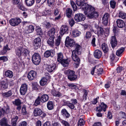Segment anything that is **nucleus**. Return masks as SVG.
<instances>
[{"mask_svg": "<svg viewBox=\"0 0 126 126\" xmlns=\"http://www.w3.org/2000/svg\"><path fill=\"white\" fill-rule=\"evenodd\" d=\"M87 0H77L76 1L77 4L79 6H82L84 4L85 1Z\"/></svg>", "mask_w": 126, "mask_h": 126, "instance_id": "37998d69", "label": "nucleus"}, {"mask_svg": "<svg viewBox=\"0 0 126 126\" xmlns=\"http://www.w3.org/2000/svg\"><path fill=\"white\" fill-rule=\"evenodd\" d=\"M57 60L58 61L60 62L63 59V53L61 52L57 53Z\"/></svg>", "mask_w": 126, "mask_h": 126, "instance_id": "473e14b6", "label": "nucleus"}, {"mask_svg": "<svg viewBox=\"0 0 126 126\" xmlns=\"http://www.w3.org/2000/svg\"><path fill=\"white\" fill-rule=\"evenodd\" d=\"M18 117L17 116H16L15 118H14L12 120V126H15L17 121V120Z\"/></svg>", "mask_w": 126, "mask_h": 126, "instance_id": "49530a36", "label": "nucleus"}, {"mask_svg": "<svg viewBox=\"0 0 126 126\" xmlns=\"http://www.w3.org/2000/svg\"><path fill=\"white\" fill-rule=\"evenodd\" d=\"M72 14V11L71 9L70 8H68L66 9V15L68 17H71Z\"/></svg>", "mask_w": 126, "mask_h": 126, "instance_id": "a878e982", "label": "nucleus"}, {"mask_svg": "<svg viewBox=\"0 0 126 126\" xmlns=\"http://www.w3.org/2000/svg\"><path fill=\"white\" fill-rule=\"evenodd\" d=\"M41 101V98L39 96H38L37 98L35 100L34 105L36 106H37L40 104Z\"/></svg>", "mask_w": 126, "mask_h": 126, "instance_id": "c03bdc74", "label": "nucleus"}, {"mask_svg": "<svg viewBox=\"0 0 126 126\" xmlns=\"http://www.w3.org/2000/svg\"><path fill=\"white\" fill-rule=\"evenodd\" d=\"M18 7L19 9L23 11H25V9L24 6L21 4H19Z\"/></svg>", "mask_w": 126, "mask_h": 126, "instance_id": "e2e57ef3", "label": "nucleus"}, {"mask_svg": "<svg viewBox=\"0 0 126 126\" xmlns=\"http://www.w3.org/2000/svg\"><path fill=\"white\" fill-rule=\"evenodd\" d=\"M110 59L113 62V63H115L117 61V60L116 59L115 55L114 54L112 53L111 54L110 56Z\"/></svg>", "mask_w": 126, "mask_h": 126, "instance_id": "de8ad7c7", "label": "nucleus"}, {"mask_svg": "<svg viewBox=\"0 0 126 126\" xmlns=\"http://www.w3.org/2000/svg\"><path fill=\"white\" fill-rule=\"evenodd\" d=\"M13 103L16 106L20 105L21 103L20 100L18 99H16L14 101H13Z\"/></svg>", "mask_w": 126, "mask_h": 126, "instance_id": "3c124183", "label": "nucleus"}, {"mask_svg": "<svg viewBox=\"0 0 126 126\" xmlns=\"http://www.w3.org/2000/svg\"><path fill=\"white\" fill-rule=\"evenodd\" d=\"M81 47L79 45H76V48L72 52L71 57L73 60L75 62H77V64L79 63L80 59L78 55L80 54L81 53Z\"/></svg>", "mask_w": 126, "mask_h": 126, "instance_id": "f03ea898", "label": "nucleus"}, {"mask_svg": "<svg viewBox=\"0 0 126 126\" xmlns=\"http://www.w3.org/2000/svg\"><path fill=\"white\" fill-rule=\"evenodd\" d=\"M22 48V47H20L18 48H17L15 49L16 54V55L19 57H20L21 56Z\"/></svg>", "mask_w": 126, "mask_h": 126, "instance_id": "2f4dec72", "label": "nucleus"}, {"mask_svg": "<svg viewBox=\"0 0 126 126\" xmlns=\"http://www.w3.org/2000/svg\"><path fill=\"white\" fill-rule=\"evenodd\" d=\"M68 86L72 89H76L77 86L73 83L69 84L68 85Z\"/></svg>", "mask_w": 126, "mask_h": 126, "instance_id": "680f3d73", "label": "nucleus"}, {"mask_svg": "<svg viewBox=\"0 0 126 126\" xmlns=\"http://www.w3.org/2000/svg\"><path fill=\"white\" fill-rule=\"evenodd\" d=\"M68 31V27L66 25H63L61 28L60 33L61 35H63L64 34L67 33Z\"/></svg>", "mask_w": 126, "mask_h": 126, "instance_id": "9d476101", "label": "nucleus"}, {"mask_svg": "<svg viewBox=\"0 0 126 126\" xmlns=\"http://www.w3.org/2000/svg\"><path fill=\"white\" fill-rule=\"evenodd\" d=\"M55 38L50 37L47 41L48 44L51 47H53L54 44V39Z\"/></svg>", "mask_w": 126, "mask_h": 126, "instance_id": "72a5a7b5", "label": "nucleus"}, {"mask_svg": "<svg viewBox=\"0 0 126 126\" xmlns=\"http://www.w3.org/2000/svg\"><path fill=\"white\" fill-rule=\"evenodd\" d=\"M110 43L112 48L114 47L117 45V42L115 36L111 37Z\"/></svg>", "mask_w": 126, "mask_h": 126, "instance_id": "2eb2a0df", "label": "nucleus"}, {"mask_svg": "<svg viewBox=\"0 0 126 126\" xmlns=\"http://www.w3.org/2000/svg\"><path fill=\"white\" fill-rule=\"evenodd\" d=\"M28 86L26 84H22L20 88V91L21 94L24 95L26 93L27 90Z\"/></svg>", "mask_w": 126, "mask_h": 126, "instance_id": "1a4fd4ad", "label": "nucleus"}, {"mask_svg": "<svg viewBox=\"0 0 126 126\" xmlns=\"http://www.w3.org/2000/svg\"><path fill=\"white\" fill-rule=\"evenodd\" d=\"M55 29L52 28L49 30L47 32V34L50 37L55 38L54 35L55 32Z\"/></svg>", "mask_w": 126, "mask_h": 126, "instance_id": "412c9836", "label": "nucleus"}, {"mask_svg": "<svg viewBox=\"0 0 126 126\" xmlns=\"http://www.w3.org/2000/svg\"><path fill=\"white\" fill-rule=\"evenodd\" d=\"M61 114L64 117L66 118H68L70 116L69 114L65 109L62 110Z\"/></svg>", "mask_w": 126, "mask_h": 126, "instance_id": "5701e85b", "label": "nucleus"}, {"mask_svg": "<svg viewBox=\"0 0 126 126\" xmlns=\"http://www.w3.org/2000/svg\"><path fill=\"white\" fill-rule=\"evenodd\" d=\"M84 94L83 95V98L85 100H86L87 96L88 94V91L86 90H84Z\"/></svg>", "mask_w": 126, "mask_h": 126, "instance_id": "6e6d98bb", "label": "nucleus"}, {"mask_svg": "<svg viewBox=\"0 0 126 126\" xmlns=\"http://www.w3.org/2000/svg\"><path fill=\"white\" fill-rule=\"evenodd\" d=\"M36 73L34 71H31L28 73V78L30 80H33L36 77Z\"/></svg>", "mask_w": 126, "mask_h": 126, "instance_id": "f8f14e48", "label": "nucleus"}, {"mask_svg": "<svg viewBox=\"0 0 126 126\" xmlns=\"http://www.w3.org/2000/svg\"><path fill=\"white\" fill-rule=\"evenodd\" d=\"M102 48L105 53L107 52L109 50L107 44L104 43L102 44Z\"/></svg>", "mask_w": 126, "mask_h": 126, "instance_id": "4c0bfd02", "label": "nucleus"}, {"mask_svg": "<svg viewBox=\"0 0 126 126\" xmlns=\"http://www.w3.org/2000/svg\"><path fill=\"white\" fill-rule=\"evenodd\" d=\"M118 16L120 18L125 19L126 18V13L122 11H120L119 12Z\"/></svg>", "mask_w": 126, "mask_h": 126, "instance_id": "58836bf2", "label": "nucleus"}, {"mask_svg": "<svg viewBox=\"0 0 126 126\" xmlns=\"http://www.w3.org/2000/svg\"><path fill=\"white\" fill-rule=\"evenodd\" d=\"M5 75L7 77L11 78L13 77V73L12 71L8 70L5 72Z\"/></svg>", "mask_w": 126, "mask_h": 126, "instance_id": "c9c22d12", "label": "nucleus"}, {"mask_svg": "<svg viewBox=\"0 0 126 126\" xmlns=\"http://www.w3.org/2000/svg\"><path fill=\"white\" fill-rule=\"evenodd\" d=\"M62 124L65 126H69L68 123L67 121L64 120H62L61 122Z\"/></svg>", "mask_w": 126, "mask_h": 126, "instance_id": "0e129e2a", "label": "nucleus"}, {"mask_svg": "<svg viewBox=\"0 0 126 126\" xmlns=\"http://www.w3.org/2000/svg\"><path fill=\"white\" fill-rule=\"evenodd\" d=\"M109 14L107 13H105L104 15L102 18V22L104 25L106 26L107 24L108 19L109 18Z\"/></svg>", "mask_w": 126, "mask_h": 126, "instance_id": "ddd939ff", "label": "nucleus"}, {"mask_svg": "<svg viewBox=\"0 0 126 126\" xmlns=\"http://www.w3.org/2000/svg\"><path fill=\"white\" fill-rule=\"evenodd\" d=\"M42 113V111L39 108H36L34 109L33 113L34 115L35 116L40 115Z\"/></svg>", "mask_w": 126, "mask_h": 126, "instance_id": "4468645a", "label": "nucleus"}, {"mask_svg": "<svg viewBox=\"0 0 126 126\" xmlns=\"http://www.w3.org/2000/svg\"><path fill=\"white\" fill-rule=\"evenodd\" d=\"M65 44L67 47L70 46L71 47H74L76 48V45H78L75 44L74 41L72 39L69 38V36H67L65 40Z\"/></svg>", "mask_w": 126, "mask_h": 126, "instance_id": "423d86ee", "label": "nucleus"}, {"mask_svg": "<svg viewBox=\"0 0 126 126\" xmlns=\"http://www.w3.org/2000/svg\"><path fill=\"white\" fill-rule=\"evenodd\" d=\"M36 30L38 34L41 35L42 34V32L40 28L37 27Z\"/></svg>", "mask_w": 126, "mask_h": 126, "instance_id": "bf43d9fd", "label": "nucleus"}, {"mask_svg": "<svg viewBox=\"0 0 126 126\" xmlns=\"http://www.w3.org/2000/svg\"><path fill=\"white\" fill-rule=\"evenodd\" d=\"M8 87V84L5 81H2L0 82V89L1 90H5Z\"/></svg>", "mask_w": 126, "mask_h": 126, "instance_id": "f3484780", "label": "nucleus"}, {"mask_svg": "<svg viewBox=\"0 0 126 126\" xmlns=\"http://www.w3.org/2000/svg\"><path fill=\"white\" fill-rule=\"evenodd\" d=\"M10 50V48L8 47V45L7 44L4 46L3 49V51L2 52L3 54H5L7 51Z\"/></svg>", "mask_w": 126, "mask_h": 126, "instance_id": "79ce46f5", "label": "nucleus"}, {"mask_svg": "<svg viewBox=\"0 0 126 126\" xmlns=\"http://www.w3.org/2000/svg\"><path fill=\"white\" fill-rule=\"evenodd\" d=\"M56 64H53L48 65L47 69V70L49 72H51L56 69Z\"/></svg>", "mask_w": 126, "mask_h": 126, "instance_id": "a211bd4d", "label": "nucleus"}, {"mask_svg": "<svg viewBox=\"0 0 126 126\" xmlns=\"http://www.w3.org/2000/svg\"><path fill=\"white\" fill-rule=\"evenodd\" d=\"M62 65L64 67L67 66L69 65V62L67 59H63L60 62Z\"/></svg>", "mask_w": 126, "mask_h": 126, "instance_id": "e433bc0d", "label": "nucleus"}, {"mask_svg": "<svg viewBox=\"0 0 126 126\" xmlns=\"http://www.w3.org/2000/svg\"><path fill=\"white\" fill-rule=\"evenodd\" d=\"M34 30V28L33 26L31 25L27 27V28L25 30V32L28 34L32 32Z\"/></svg>", "mask_w": 126, "mask_h": 126, "instance_id": "6ab92c4d", "label": "nucleus"}, {"mask_svg": "<svg viewBox=\"0 0 126 126\" xmlns=\"http://www.w3.org/2000/svg\"><path fill=\"white\" fill-rule=\"evenodd\" d=\"M44 56L46 58L53 57L54 55V51L52 50L46 51L44 53Z\"/></svg>", "mask_w": 126, "mask_h": 126, "instance_id": "9b49d317", "label": "nucleus"}, {"mask_svg": "<svg viewBox=\"0 0 126 126\" xmlns=\"http://www.w3.org/2000/svg\"><path fill=\"white\" fill-rule=\"evenodd\" d=\"M69 23L71 26L72 27L74 24L75 21L73 19H71L69 20Z\"/></svg>", "mask_w": 126, "mask_h": 126, "instance_id": "69168bd1", "label": "nucleus"}, {"mask_svg": "<svg viewBox=\"0 0 126 126\" xmlns=\"http://www.w3.org/2000/svg\"><path fill=\"white\" fill-rule=\"evenodd\" d=\"M85 4L86 6L84 7L85 10L84 13L89 18H96L98 16V13L95 11L94 8L88 4Z\"/></svg>", "mask_w": 126, "mask_h": 126, "instance_id": "f257e3e1", "label": "nucleus"}, {"mask_svg": "<svg viewBox=\"0 0 126 126\" xmlns=\"http://www.w3.org/2000/svg\"><path fill=\"white\" fill-rule=\"evenodd\" d=\"M25 2L26 6H31L34 3V0H25Z\"/></svg>", "mask_w": 126, "mask_h": 126, "instance_id": "cd10ccee", "label": "nucleus"}, {"mask_svg": "<svg viewBox=\"0 0 126 126\" xmlns=\"http://www.w3.org/2000/svg\"><path fill=\"white\" fill-rule=\"evenodd\" d=\"M12 93L11 91L10 90L7 92L3 93L2 95L4 97H8L12 96Z\"/></svg>", "mask_w": 126, "mask_h": 126, "instance_id": "a19ab883", "label": "nucleus"}, {"mask_svg": "<svg viewBox=\"0 0 126 126\" xmlns=\"http://www.w3.org/2000/svg\"><path fill=\"white\" fill-rule=\"evenodd\" d=\"M78 126H81L84 125L85 123L84 120L82 119H80L78 121Z\"/></svg>", "mask_w": 126, "mask_h": 126, "instance_id": "864d4df0", "label": "nucleus"}, {"mask_svg": "<svg viewBox=\"0 0 126 126\" xmlns=\"http://www.w3.org/2000/svg\"><path fill=\"white\" fill-rule=\"evenodd\" d=\"M21 56L26 57L29 55V51L27 49L22 47Z\"/></svg>", "mask_w": 126, "mask_h": 126, "instance_id": "393cba45", "label": "nucleus"}, {"mask_svg": "<svg viewBox=\"0 0 126 126\" xmlns=\"http://www.w3.org/2000/svg\"><path fill=\"white\" fill-rule=\"evenodd\" d=\"M92 35V34L90 32H87L85 34V37L86 39L90 38Z\"/></svg>", "mask_w": 126, "mask_h": 126, "instance_id": "4d7b16f0", "label": "nucleus"}, {"mask_svg": "<svg viewBox=\"0 0 126 126\" xmlns=\"http://www.w3.org/2000/svg\"><path fill=\"white\" fill-rule=\"evenodd\" d=\"M102 54V52L100 50H96L94 52V55L95 58L99 59L101 56Z\"/></svg>", "mask_w": 126, "mask_h": 126, "instance_id": "4be33fe9", "label": "nucleus"}, {"mask_svg": "<svg viewBox=\"0 0 126 126\" xmlns=\"http://www.w3.org/2000/svg\"><path fill=\"white\" fill-rule=\"evenodd\" d=\"M72 33L73 36L74 37L78 36L81 34V32L76 29H75L73 30Z\"/></svg>", "mask_w": 126, "mask_h": 126, "instance_id": "7c9ffc66", "label": "nucleus"}, {"mask_svg": "<svg viewBox=\"0 0 126 126\" xmlns=\"http://www.w3.org/2000/svg\"><path fill=\"white\" fill-rule=\"evenodd\" d=\"M21 19L18 17L12 18L9 20L10 24L13 27L17 26L21 23Z\"/></svg>", "mask_w": 126, "mask_h": 126, "instance_id": "20e7f679", "label": "nucleus"}, {"mask_svg": "<svg viewBox=\"0 0 126 126\" xmlns=\"http://www.w3.org/2000/svg\"><path fill=\"white\" fill-rule=\"evenodd\" d=\"M32 61L35 64L38 65L41 61L40 56L39 54L37 53H34L32 56Z\"/></svg>", "mask_w": 126, "mask_h": 126, "instance_id": "39448f33", "label": "nucleus"}, {"mask_svg": "<svg viewBox=\"0 0 126 126\" xmlns=\"http://www.w3.org/2000/svg\"><path fill=\"white\" fill-rule=\"evenodd\" d=\"M8 58L5 56H2L0 57V60L3 61V62H5L7 61Z\"/></svg>", "mask_w": 126, "mask_h": 126, "instance_id": "338daca9", "label": "nucleus"}, {"mask_svg": "<svg viewBox=\"0 0 126 126\" xmlns=\"http://www.w3.org/2000/svg\"><path fill=\"white\" fill-rule=\"evenodd\" d=\"M61 42V38L60 37H59L55 40V45L56 46H58L60 45Z\"/></svg>", "mask_w": 126, "mask_h": 126, "instance_id": "8fccbe9b", "label": "nucleus"}, {"mask_svg": "<svg viewBox=\"0 0 126 126\" xmlns=\"http://www.w3.org/2000/svg\"><path fill=\"white\" fill-rule=\"evenodd\" d=\"M74 18L76 21L79 22L84 20L85 19V17L82 14L79 13L75 15Z\"/></svg>", "mask_w": 126, "mask_h": 126, "instance_id": "0eeeda50", "label": "nucleus"}, {"mask_svg": "<svg viewBox=\"0 0 126 126\" xmlns=\"http://www.w3.org/2000/svg\"><path fill=\"white\" fill-rule=\"evenodd\" d=\"M116 23L118 27L120 28H122L124 27L125 23L122 20L120 19L117 20Z\"/></svg>", "mask_w": 126, "mask_h": 126, "instance_id": "dca6fc26", "label": "nucleus"}, {"mask_svg": "<svg viewBox=\"0 0 126 126\" xmlns=\"http://www.w3.org/2000/svg\"><path fill=\"white\" fill-rule=\"evenodd\" d=\"M75 72L69 69L64 71V74L67 75L68 79L70 81L76 80L77 78V76L75 74Z\"/></svg>", "mask_w": 126, "mask_h": 126, "instance_id": "7ed1b4c3", "label": "nucleus"}, {"mask_svg": "<svg viewBox=\"0 0 126 126\" xmlns=\"http://www.w3.org/2000/svg\"><path fill=\"white\" fill-rule=\"evenodd\" d=\"M51 93L54 96L56 97H59L62 96V94L60 92L54 90H52Z\"/></svg>", "mask_w": 126, "mask_h": 126, "instance_id": "f704fd0d", "label": "nucleus"}, {"mask_svg": "<svg viewBox=\"0 0 126 126\" xmlns=\"http://www.w3.org/2000/svg\"><path fill=\"white\" fill-rule=\"evenodd\" d=\"M40 98L41 102H44L48 100L49 97L48 95L45 94L42 95Z\"/></svg>", "mask_w": 126, "mask_h": 126, "instance_id": "b1692460", "label": "nucleus"}, {"mask_svg": "<svg viewBox=\"0 0 126 126\" xmlns=\"http://www.w3.org/2000/svg\"><path fill=\"white\" fill-rule=\"evenodd\" d=\"M125 50L124 47H121L116 52V54L117 56H121L122 55V54Z\"/></svg>", "mask_w": 126, "mask_h": 126, "instance_id": "bb28decb", "label": "nucleus"}, {"mask_svg": "<svg viewBox=\"0 0 126 126\" xmlns=\"http://www.w3.org/2000/svg\"><path fill=\"white\" fill-rule=\"evenodd\" d=\"M47 79L45 77L43 78L40 81L41 85L43 86L45 85L47 83Z\"/></svg>", "mask_w": 126, "mask_h": 126, "instance_id": "ea45409f", "label": "nucleus"}, {"mask_svg": "<svg viewBox=\"0 0 126 126\" xmlns=\"http://www.w3.org/2000/svg\"><path fill=\"white\" fill-rule=\"evenodd\" d=\"M70 3L74 11H76L77 9V6H76V4L73 1H71Z\"/></svg>", "mask_w": 126, "mask_h": 126, "instance_id": "13d9d810", "label": "nucleus"}, {"mask_svg": "<svg viewBox=\"0 0 126 126\" xmlns=\"http://www.w3.org/2000/svg\"><path fill=\"white\" fill-rule=\"evenodd\" d=\"M48 109L49 110H51L53 108V104L52 101H49L47 104Z\"/></svg>", "mask_w": 126, "mask_h": 126, "instance_id": "a18cd8bd", "label": "nucleus"}, {"mask_svg": "<svg viewBox=\"0 0 126 126\" xmlns=\"http://www.w3.org/2000/svg\"><path fill=\"white\" fill-rule=\"evenodd\" d=\"M0 125L1 126H7L8 125L7 121L5 118H3L0 121Z\"/></svg>", "mask_w": 126, "mask_h": 126, "instance_id": "c756f323", "label": "nucleus"}, {"mask_svg": "<svg viewBox=\"0 0 126 126\" xmlns=\"http://www.w3.org/2000/svg\"><path fill=\"white\" fill-rule=\"evenodd\" d=\"M110 6L112 8L114 9L115 8L116 4L115 1L113 0H111L110 1Z\"/></svg>", "mask_w": 126, "mask_h": 126, "instance_id": "09e8293b", "label": "nucleus"}, {"mask_svg": "<svg viewBox=\"0 0 126 126\" xmlns=\"http://www.w3.org/2000/svg\"><path fill=\"white\" fill-rule=\"evenodd\" d=\"M41 39L39 37H37L35 39L33 44L35 47L34 48L36 49L40 47L41 46Z\"/></svg>", "mask_w": 126, "mask_h": 126, "instance_id": "6e6552de", "label": "nucleus"}, {"mask_svg": "<svg viewBox=\"0 0 126 126\" xmlns=\"http://www.w3.org/2000/svg\"><path fill=\"white\" fill-rule=\"evenodd\" d=\"M95 37H93V38L92 40L91 43L93 47H95L96 46V45L95 44Z\"/></svg>", "mask_w": 126, "mask_h": 126, "instance_id": "774afa93", "label": "nucleus"}, {"mask_svg": "<svg viewBox=\"0 0 126 126\" xmlns=\"http://www.w3.org/2000/svg\"><path fill=\"white\" fill-rule=\"evenodd\" d=\"M3 113H8L10 112V109L9 106L7 104L4 106L3 108L1 109Z\"/></svg>", "mask_w": 126, "mask_h": 126, "instance_id": "aec40b11", "label": "nucleus"}, {"mask_svg": "<svg viewBox=\"0 0 126 126\" xmlns=\"http://www.w3.org/2000/svg\"><path fill=\"white\" fill-rule=\"evenodd\" d=\"M97 33L99 35L102 34L103 32V30L101 27H98L97 29Z\"/></svg>", "mask_w": 126, "mask_h": 126, "instance_id": "5fc2aeb1", "label": "nucleus"}, {"mask_svg": "<svg viewBox=\"0 0 126 126\" xmlns=\"http://www.w3.org/2000/svg\"><path fill=\"white\" fill-rule=\"evenodd\" d=\"M63 105L67 106L71 109H73L75 107L73 104L66 101H64Z\"/></svg>", "mask_w": 126, "mask_h": 126, "instance_id": "c85d7f7f", "label": "nucleus"}, {"mask_svg": "<svg viewBox=\"0 0 126 126\" xmlns=\"http://www.w3.org/2000/svg\"><path fill=\"white\" fill-rule=\"evenodd\" d=\"M100 106L101 107L102 110H103L104 111H105L107 107V105L104 103L102 102L101 103Z\"/></svg>", "mask_w": 126, "mask_h": 126, "instance_id": "603ef678", "label": "nucleus"}, {"mask_svg": "<svg viewBox=\"0 0 126 126\" xmlns=\"http://www.w3.org/2000/svg\"><path fill=\"white\" fill-rule=\"evenodd\" d=\"M22 113L24 115H25L27 114V112L25 107H23L22 109Z\"/></svg>", "mask_w": 126, "mask_h": 126, "instance_id": "052dcab7", "label": "nucleus"}]
</instances>
